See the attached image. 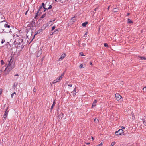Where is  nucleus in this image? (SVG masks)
Instances as JSON below:
<instances>
[{"label": "nucleus", "instance_id": "1", "mask_svg": "<svg viewBox=\"0 0 146 146\" xmlns=\"http://www.w3.org/2000/svg\"><path fill=\"white\" fill-rule=\"evenodd\" d=\"M14 44L20 50H21L24 46L23 40L22 39L17 38L14 41Z\"/></svg>", "mask_w": 146, "mask_h": 146}, {"label": "nucleus", "instance_id": "2", "mask_svg": "<svg viewBox=\"0 0 146 146\" xmlns=\"http://www.w3.org/2000/svg\"><path fill=\"white\" fill-rule=\"evenodd\" d=\"M14 68V63L13 62V60L12 59V57L10 59L9 61V62L7 68L6 69H7L9 70V71L11 70Z\"/></svg>", "mask_w": 146, "mask_h": 146}, {"label": "nucleus", "instance_id": "3", "mask_svg": "<svg viewBox=\"0 0 146 146\" xmlns=\"http://www.w3.org/2000/svg\"><path fill=\"white\" fill-rule=\"evenodd\" d=\"M115 133L116 135H123V131L122 129H119L118 131H116Z\"/></svg>", "mask_w": 146, "mask_h": 146}, {"label": "nucleus", "instance_id": "4", "mask_svg": "<svg viewBox=\"0 0 146 146\" xmlns=\"http://www.w3.org/2000/svg\"><path fill=\"white\" fill-rule=\"evenodd\" d=\"M115 97L117 100L118 101L119 100L122 98L121 96L118 93L116 94Z\"/></svg>", "mask_w": 146, "mask_h": 146}, {"label": "nucleus", "instance_id": "5", "mask_svg": "<svg viewBox=\"0 0 146 146\" xmlns=\"http://www.w3.org/2000/svg\"><path fill=\"white\" fill-rule=\"evenodd\" d=\"M42 51L41 50V49L39 50L38 52L36 54V57L37 58V57H39L40 55L42 54Z\"/></svg>", "mask_w": 146, "mask_h": 146}, {"label": "nucleus", "instance_id": "6", "mask_svg": "<svg viewBox=\"0 0 146 146\" xmlns=\"http://www.w3.org/2000/svg\"><path fill=\"white\" fill-rule=\"evenodd\" d=\"M42 29H39V30H38V31H36L35 33V35H34V36H35V35L38 34H39L41 32H42Z\"/></svg>", "mask_w": 146, "mask_h": 146}, {"label": "nucleus", "instance_id": "7", "mask_svg": "<svg viewBox=\"0 0 146 146\" xmlns=\"http://www.w3.org/2000/svg\"><path fill=\"white\" fill-rule=\"evenodd\" d=\"M42 5H41L39 7V9L38 11V13H40L39 14H41L42 13V11H41V9H42Z\"/></svg>", "mask_w": 146, "mask_h": 146}, {"label": "nucleus", "instance_id": "8", "mask_svg": "<svg viewBox=\"0 0 146 146\" xmlns=\"http://www.w3.org/2000/svg\"><path fill=\"white\" fill-rule=\"evenodd\" d=\"M97 102V101L96 100H94L93 102L92 103V108L94 107L96 105V103Z\"/></svg>", "mask_w": 146, "mask_h": 146}, {"label": "nucleus", "instance_id": "9", "mask_svg": "<svg viewBox=\"0 0 146 146\" xmlns=\"http://www.w3.org/2000/svg\"><path fill=\"white\" fill-rule=\"evenodd\" d=\"M63 117V114L61 113L59 115L58 119H61Z\"/></svg>", "mask_w": 146, "mask_h": 146}, {"label": "nucleus", "instance_id": "10", "mask_svg": "<svg viewBox=\"0 0 146 146\" xmlns=\"http://www.w3.org/2000/svg\"><path fill=\"white\" fill-rule=\"evenodd\" d=\"M55 104H56V103L55 102V100H54L53 102V104H52V106H51V108H50V110L51 111H52V109H53V107L54 106Z\"/></svg>", "mask_w": 146, "mask_h": 146}, {"label": "nucleus", "instance_id": "11", "mask_svg": "<svg viewBox=\"0 0 146 146\" xmlns=\"http://www.w3.org/2000/svg\"><path fill=\"white\" fill-rule=\"evenodd\" d=\"M32 26L33 27V26L32 23L31 24V25H27V29H28V30H29V29H31V27Z\"/></svg>", "mask_w": 146, "mask_h": 146}, {"label": "nucleus", "instance_id": "12", "mask_svg": "<svg viewBox=\"0 0 146 146\" xmlns=\"http://www.w3.org/2000/svg\"><path fill=\"white\" fill-rule=\"evenodd\" d=\"M138 57L139 58H140L141 60H146V58H145L144 57L141 56L139 55L138 56Z\"/></svg>", "mask_w": 146, "mask_h": 146}, {"label": "nucleus", "instance_id": "13", "mask_svg": "<svg viewBox=\"0 0 146 146\" xmlns=\"http://www.w3.org/2000/svg\"><path fill=\"white\" fill-rule=\"evenodd\" d=\"M118 10L119 9L118 8H115L113 9V11L115 13L117 12Z\"/></svg>", "mask_w": 146, "mask_h": 146}, {"label": "nucleus", "instance_id": "14", "mask_svg": "<svg viewBox=\"0 0 146 146\" xmlns=\"http://www.w3.org/2000/svg\"><path fill=\"white\" fill-rule=\"evenodd\" d=\"M60 80H59V79L58 78L54 80L53 82V84L56 83V82H59Z\"/></svg>", "mask_w": 146, "mask_h": 146}, {"label": "nucleus", "instance_id": "15", "mask_svg": "<svg viewBox=\"0 0 146 146\" xmlns=\"http://www.w3.org/2000/svg\"><path fill=\"white\" fill-rule=\"evenodd\" d=\"M76 16H74L71 19V20L73 22H74L76 20Z\"/></svg>", "mask_w": 146, "mask_h": 146}, {"label": "nucleus", "instance_id": "16", "mask_svg": "<svg viewBox=\"0 0 146 146\" xmlns=\"http://www.w3.org/2000/svg\"><path fill=\"white\" fill-rule=\"evenodd\" d=\"M88 22H84L82 24V25L83 27H85L86 26L87 24H88Z\"/></svg>", "mask_w": 146, "mask_h": 146}, {"label": "nucleus", "instance_id": "17", "mask_svg": "<svg viewBox=\"0 0 146 146\" xmlns=\"http://www.w3.org/2000/svg\"><path fill=\"white\" fill-rule=\"evenodd\" d=\"M46 15V14H44L40 18L39 20H42L43 18H44Z\"/></svg>", "mask_w": 146, "mask_h": 146}, {"label": "nucleus", "instance_id": "18", "mask_svg": "<svg viewBox=\"0 0 146 146\" xmlns=\"http://www.w3.org/2000/svg\"><path fill=\"white\" fill-rule=\"evenodd\" d=\"M66 56V55L65 54H62L60 59H61V60H62Z\"/></svg>", "mask_w": 146, "mask_h": 146}, {"label": "nucleus", "instance_id": "19", "mask_svg": "<svg viewBox=\"0 0 146 146\" xmlns=\"http://www.w3.org/2000/svg\"><path fill=\"white\" fill-rule=\"evenodd\" d=\"M4 27H8V28H10V26L9 25H8L7 24H5L4 25Z\"/></svg>", "mask_w": 146, "mask_h": 146}, {"label": "nucleus", "instance_id": "20", "mask_svg": "<svg viewBox=\"0 0 146 146\" xmlns=\"http://www.w3.org/2000/svg\"><path fill=\"white\" fill-rule=\"evenodd\" d=\"M76 88H75L74 89V90L73 91V95L74 96L76 94Z\"/></svg>", "mask_w": 146, "mask_h": 146}, {"label": "nucleus", "instance_id": "21", "mask_svg": "<svg viewBox=\"0 0 146 146\" xmlns=\"http://www.w3.org/2000/svg\"><path fill=\"white\" fill-rule=\"evenodd\" d=\"M17 85H18V83L16 82H15L14 83V84L13 87H14V88H15L17 86Z\"/></svg>", "mask_w": 146, "mask_h": 146}, {"label": "nucleus", "instance_id": "22", "mask_svg": "<svg viewBox=\"0 0 146 146\" xmlns=\"http://www.w3.org/2000/svg\"><path fill=\"white\" fill-rule=\"evenodd\" d=\"M94 121L96 123H97L99 122V120L98 119L95 118L94 120Z\"/></svg>", "mask_w": 146, "mask_h": 146}, {"label": "nucleus", "instance_id": "23", "mask_svg": "<svg viewBox=\"0 0 146 146\" xmlns=\"http://www.w3.org/2000/svg\"><path fill=\"white\" fill-rule=\"evenodd\" d=\"M39 13H38V12L36 13V14L35 15V16L34 17V18L35 19H37V17H38V14H39L40 15Z\"/></svg>", "mask_w": 146, "mask_h": 146}, {"label": "nucleus", "instance_id": "24", "mask_svg": "<svg viewBox=\"0 0 146 146\" xmlns=\"http://www.w3.org/2000/svg\"><path fill=\"white\" fill-rule=\"evenodd\" d=\"M127 22L128 23H133V22L130 19H128L127 20Z\"/></svg>", "mask_w": 146, "mask_h": 146}, {"label": "nucleus", "instance_id": "25", "mask_svg": "<svg viewBox=\"0 0 146 146\" xmlns=\"http://www.w3.org/2000/svg\"><path fill=\"white\" fill-rule=\"evenodd\" d=\"M116 143L115 142H113L111 143L110 146H113Z\"/></svg>", "mask_w": 146, "mask_h": 146}, {"label": "nucleus", "instance_id": "26", "mask_svg": "<svg viewBox=\"0 0 146 146\" xmlns=\"http://www.w3.org/2000/svg\"><path fill=\"white\" fill-rule=\"evenodd\" d=\"M104 45L105 47H109V46L107 43H104Z\"/></svg>", "mask_w": 146, "mask_h": 146}, {"label": "nucleus", "instance_id": "27", "mask_svg": "<svg viewBox=\"0 0 146 146\" xmlns=\"http://www.w3.org/2000/svg\"><path fill=\"white\" fill-rule=\"evenodd\" d=\"M84 65V64H81L80 65V66H79L80 68L81 69L82 68H83V66H84L83 65Z\"/></svg>", "mask_w": 146, "mask_h": 146}, {"label": "nucleus", "instance_id": "28", "mask_svg": "<svg viewBox=\"0 0 146 146\" xmlns=\"http://www.w3.org/2000/svg\"><path fill=\"white\" fill-rule=\"evenodd\" d=\"M79 55L80 56H84L82 52H80L79 53Z\"/></svg>", "mask_w": 146, "mask_h": 146}, {"label": "nucleus", "instance_id": "29", "mask_svg": "<svg viewBox=\"0 0 146 146\" xmlns=\"http://www.w3.org/2000/svg\"><path fill=\"white\" fill-rule=\"evenodd\" d=\"M14 94H16L15 92H14L11 94V98H13Z\"/></svg>", "mask_w": 146, "mask_h": 146}, {"label": "nucleus", "instance_id": "30", "mask_svg": "<svg viewBox=\"0 0 146 146\" xmlns=\"http://www.w3.org/2000/svg\"><path fill=\"white\" fill-rule=\"evenodd\" d=\"M143 92L145 91L146 92V87H145L143 88Z\"/></svg>", "mask_w": 146, "mask_h": 146}, {"label": "nucleus", "instance_id": "31", "mask_svg": "<svg viewBox=\"0 0 146 146\" xmlns=\"http://www.w3.org/2000/svg\"><path fill=\"white\" fill-rule=\"evenodd\" d=\"M42 6L43 8H45V5L44 3H42Z\"/></svg>", "mask_w": 146, "mask_h": 146}, {"label": "nucleus", "instance_id": "32", "mask_svg": "<svg viewBox=\"0 0 146 146\" xmlns=\"http://www.w3.org/2000/svg\"><path fill=\"white\" fill-rule=\"evenodd\" d=\"M55 26H53L52 27V29L51 30V31H52L54 30L55 29Z\"/></svg>", "mask_w": 146, "mask_h": 146}, {"label": "nucleus", "instance_id": "33", "mask_svg": "<svg viewBox=\"0 0 146 146\" xmlns=\"http://www.w3.org/2000/svg\"><path fill=\"white\" fill-rule=\"evenodd\" d=\"M8 111H5V113L4 114V116H7V115H8Z\"/></svg>", "mask_w": 146, "mask_h": 146}, {"label": "nucleus", "instance_id": "34", "mask_svg": "<svg viewBox=\"0 0 146 146\" xmlns=\"http://www.w3.org/2000/svg\"><path fill=\"white\" fill-rule=\"evenodd\" d=\"M59 0L62 3H63L65 2V0Z\"/></svg>", "mask_w": 146, "mask_h": 146}, {"label": "nucleus", "instance_id": "35", "mask_svg": "<svg viewBox=\"0 0 146 146\" xmlns=\"http://www.w3.org/2000/svg\"><path fill=\"white\" fill-rule=\"evenodd\" d=\"M7 116H4H4L3 117V121H5V119H6V118L7 117Z\"/></svg>", "mask_w": 146, "mask_h": 146}, {"label": "nucleus", "instance_id": "36", "mask_svg": "<svg viewBox=\"0 0 146 146\" xmlns=\"http://www.w3.org/2000/svg\"><path fill=\"white\" fill-rule=\"evenodd\" d=\"M5 42V40H4V39H3L2 40V41H1V43L2 44H3L4 42Z\"/></svg>", "mask_w": 146, "mask_h": 146}, {"label": "nucleus", "instance_id": "37", "mask_svg": "<svg viewBox=\"0 0 146 146\" xmlns=\"http://www.w3.org/2000/svg\"><path fill=\"white\" fill-rule=\"evenodd\" d=\"M52 7V6L51 5H50L49 6V7L48 8V9H51Z\"/></svg>", "mask_w": 146, "mask_h": 146}, {"label": "nucleus", "instance_id": "38", "mask_svg": "<svg viewBox=\"0 0 146 146\" xmlns=\"http://www.w3.org/2000/svg\"><path fill=\"white\" fill-rule=\"evenodd\" d=\"M102 143H101L100 144L97 145L96 146H102Z\"/></svg>", "mask_w": 146, "mask_h": 146}, {"label": "nucleus", "instance_id": "39", "mask_svg": "<svg viewBox=\"0 0 146 146\" xmlns=\"http://www.w3.org/2000/svg\"><path fill=\"white\" fill-rule=\"evenodd\" d=\"M63 78V77L61 76H60L59 77H58V78L59 79V80H61V79Z\"/></svg>", "mask_w": 146, "mask_h": 146}, {"label": "nucleus", "instance_id": "40", "mask_svg": "<svg viewBox=\"0 0 146 146\" xmlns=\"http://www.w3.org/2000/svg\"><path fill=\"white\" fill-rule=\"evenodd\" d=\"M1 62L2 65H3L4 64V62L3 60H1Z\"/></svg>", "mask_w": 146, "mask_h": 146}, {"label": "nucleus", "instance_id": "41", "mask_svg": "<svg viewBox=\"0 0 146 146\" xmlns=\"http://www.w3.org/2000/svg\"><path fill=\"white\" fill-rule=\"evenodd\" d=\"M36 89H35V88L33 90V91L34 92H36Z\"/></svg>", "mask_w": 146, "mask_h": 146}, {"label": "nucleus", "instance_id": "42", "mask_svg": "<svg viewBox=\"0 0 146 146\" xmlns=\"http://www.w3.org/2000/svg\"><path fill=\"white\" fill-rule=\"evenodd\" d=\"M44 8V10L43 11L44 12H45L46 10H48L47 8H45H45Z\"/></svg>", "mask_w": 146, "mask_h": 146}, {"label": "nucleus", "instance_id": "43", "mask_svg": "<svg viewBox=\"0 0 146 146\" xmlns=\"http://www.w3.org/2000/svg\"><path fill=\"white\" fill-rule=\"evenodd\" d=\"M48 23L46 24V25L45 28H44V29H45L46 28V27H48Z\"/></svg>", "mask_w": 146, "mask_h": 146}, {"label": "nucleus", "instance_id": "44", "mask_svg": "<svg viewBox=\"0 0 146 146\" xmlns=\"http://www.w3.org/2000/svg\"><path fill=\"white\" fill-rule=\"evenodd\" d=\"M2 71L1 70H0V75L2 74Z\"/></svg>", "mask_w": 146, "mask_h": 146}, {"label": "nucleus", "instance_id": "45", "mask_svg": "<svg viewBox=\"0 0 146 146\" xmlns=\"http://www.w3.org/2000/svg\"><path fill=\"white\" fill-rule=\"evenodd\" d=\"M64 72L61 74V76L62 77H63L64 76Z\"/></svg>", "mask_w": 146, "mask_h": 146}, {"label": "nucleus", "instance_id": "46", "mask_svg": "<svg viewBox=\"0 0 146 146\" xmlns=\"http://www.w3.org/2000/svg\"><path fill=\"white\" fill-rule=\"evenodd\" d=\"M82 45L83 46V47H84V46H85V45H86V44H85L84 43H83L82 44Z\"/></svg>", "mask_w": 146, "mask_h": 146}, {"label": "nucleus", "instance_id": "47", "mask_svg": "<svg viewBox=\"0 0 146 146\" xmlns=\"http://www.w3.org/2000/svg\"><path fill=\"white\" fill-rule=\"evenodd\" d=\"M68 86H69L72 87V84H68Z\"/></svg>", "mask_w": 146, "mask_h": 146}, {"label": "nucleus", "instance_id": "48", "mask_svg": "<svg viewBox=\"0 0 146 146\" xmlns=\"http://www.w3.org/2000/svg\"><path fill=\"white\" fill-rule=\"evenodd\" d=\"M121 84H122V85H123V84H124V82H121Z\"/></svg>", "mask_w": 146, "mask_h": 146}, {"label": "nucleus", "instance_id": "49", "mask_svg": "<svg viewBox=\"0 0 146 146\" xmlns=\"http://www.w3.org/2000/svg\"><path fill=\"white\" fill-rule=\"evenodd\" d=\"M28 11V10H27V11H26V13H25V15H27V13Z\"/></svg>", "mask_w": 146, "mask_h": 146}, {"label": "nucleus", "instance_id": "50", "mask_svg": "<svg viewBox=\"0 0 146 146\" xmlns=\"http://www.w3.org/2000/svg\"><path fill=\"white\" fill-rule=\"evenodd\" d=\"M110 6H109V7H108V8H107L108 10H109V9H110Z\"/></svg>", "mask_w": 146, "mask_h": 146}, {"label": "nucleus", "instance_id": "51", "mask_svg": "<svg viewBox=\"0 0 146 146\" xmlns=\"http://www.w3.org/2000/svg\"><path fill=\"white\" fill-rule=\"evenodd\" d=\"M127 15L129 16V15H130V13H127Z\"/></svg>", "mask_w": 146, "mask_h": 146}, {"label": "nucleus", "instance_id": "52", "mask_svg": "<svg viewBox=\"0 0 146 146\" xmlns=\"http://www.w3.org/2000/svg\"><path fill=\"white\" fill-rule=\"evenodd\" d=\"M98 9V8H95V9H94V11H96V9Z\"/></svg>", "mask_w": 146, "mask_h": 146}, {"label": "nucleus", "instance_id": "53", "mask_svg": "<svg viewBox=\"0 0 146 146\" xmlns=\"http://www.w3.org/2000/svg\"><path fill=\"white\" fill-rule=\"evenodd\" d=\"M8 109V108H6V110H5V111H7Z\"/></svg>", "mask_w": 146, "mask_h": 146}, {"label": "nucleus", "instance_id": "54", "mask_svg": "<svg viewBox=\"0 0 146 146\" xmlns=\"http://www.w3.org/2000/svg\"><path fill=\"white\" fill-rule=\"evenodd\" d=\"M19 75L18 74H16L15 75V76H18Z\"/></svg>", "mask_w": 146, "mask_h": 146}, {"label": "nucleus", "instance_id": "55", "mask_svg": "<svg viewBox=\"0 0 146 146\" xmlns=\"http://www.w3.org/2000/svg\"><path fill=\"white\" fill-rule=\"evenodd\" d=\"M86 143L87 144H90V143Z\"/></svg>", "mask_w": 146, "mask_h": 146}, {"label": "nucleus", "instance_id": "56", "mask_svg": "<svg viewBox=\"0 0 146 146\" xmlns=\"http://www.w3.org/2000/svg\"><path fill=\"white\" fill-rule=\"evenodd\" d=\"M121 128H122V129H124V128H125V127H124L122 126V127H121Z\"/></svg>", "mask_w": 146, "mask_h": 146}, {"label": "nucleus", "instance_id": "57", "mask_svg": "<svg viewBox=\"0 0 146 146\" xmlns=\"http://www.w3.org/2000/svg\"><path fill=\"white\" fill-rule=\"evenodd\" d=\"M90 65H92V62H90Z\"/></svg>", "mask_w": 146, "mask_h": 146}, {"label": "nucleus", "instance_id": "58", "mask_svg": "<svg viewBox=\"0 0 146 146\" xmlns=\"http://www.w3.org/2000/svg\"><path fill=\"white\" fill-rule=\"evenodd\" d=\"M34 19H33V20L32 21V22H34V23L35 22H34Z\"/></svg>", "mask_w": 146, "mask_h": 146}, {"label": "nucleus", "instance_id": "59", "mask_svg": "<svg viewBox=\"0 0 146 146\" xmlns=\"http://www.w3.org/2000/svg\"><path fill=\"white\" fill-rule=\"evenodd\" d=\"M44 58V57H43V58H42V61L43 60Z\"/></svg>", "mask_w": 146, "mask_h": 146}, {"label": "nucleus", "instance_id": "60", "mask_svg": "<svg viewBox=\"0 0 146 146\" xmlns=\"http://www.w3.org/2000/svg\"><path fill=\"white\" fill-rule=\"evenodd\" d=\"M92 139L93 140L94 139V138H93V137H92Z\"/></svg>", "mask_w": 146, "mask_h": 146}, {"label": "nucleus", "instance_id": "61", "mask_svg": "<svg viewBox=\"0 0 146 146\" xmlns=\"http://www.w3.org/2000/svg\"><path fill=\"white\" fill-rule=\"evenodd\" d=\"M57 31V29H56L55 30V31H54V32H56V31Z\"/></svg>", "mask_w": 146, "mask_h": 146}, {"label": "nucleus", "instance_id": "62", "mask_svg": "<svg viewBox=\"0 0 146 146\" xmlns=\"http://www.w3.org/2000/svg\"><path fill=\"white\" fill-rule=\"evenodd\" d=\"M52 21H50L49 22H52Z\"/></svg>", "mask_w": 146, "mask_h": 146}, {"label": "nucleus", "instance_id": "63", "mask_svg": "<svg viewBox=\"0 0 146 146\" xmlns=\"http://www.w3.org/2000/svg\"><path fill=\"white\" fill-rule=\"evenodd\" d=\"M17 78H16V80H17Z\"/></svg>", "mask_w": 146, "mask_h": 146}, {"label": "nucleus", "instance_id": "64", "mask_svg": "<svg viewBox=\"0 0 146 146\" xmlns=\"http://www.w3.org/2000/svg\"><path fill=\"white\" fill-rule=\"evenodd\" d=\"M83 146H86V145H83Z\"/></svg>", "mask_w": 146, "mask_h": 146}]
</instances>
